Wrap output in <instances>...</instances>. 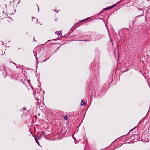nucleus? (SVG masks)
<instances>
[{
	"instance_id": "1",
	"label": "nucleus",
	"mask_w": 150,
	"mask_h": 150,
	"mask_svg": "<svg viewBox=\"0 0 150 150\" xmlns=\"http://www.w3.org/2000/svg\"><path fill=\"white\" fill-rule=\"evenodd\" d=\"M42 93L41 91H37V92H35V94L34 93V95L35 96V97L36 100H40V99H41L42 97L43 96V94L44 93V92L43 91Z\"/></svg>"
},
{
	"instance_id": "2",
	"label": "nucleus",
	"mask_w": 150,
	"mask_h": 150,
	"mask_svg": "<svg viewBox=\"0 0 150 150\" xmlns=\"http://www.w3.org/2000/svg\"><path fill=\"white\" fill-rule=\"evenodd\" d=\"M34 138L35 139V141L36 142V143L39 145H40L39 142L38 141V139H40V138L38 136H36V135H35L34 136Z\"/></svg>"
},
{
	"instance_id": "3",
	"label": "nucleus",
	"mask_w": 150,
	"mask_h": 150,
	"mask_svg": "<svg viewBox=\"0 0 150 150\" xmlns=\"http://www.w3.org/2000/svg\"><path fill=\"white\" fill-rule=\"evenodd\" d=\"M103 37V35H99L98 36L96 39L97 40L101 39Z\"/></svg>"
},
{
	"instance_id": "4",
	"label": "nucleus",
	"mask_w": 150,
	"mask_h": 150,
	"mask_svg": "<svg viewBox=\"0 0 150 150\" xmlns=\"http://www.w3.org/2000/svg\"><path fill=\"white\" fill-rule=\"evenodd\" d=\"M32 19H34V21L36 22H37L38 21V20L37 18H36L35 17H32Z\"/></svg>"
},
{
	"instance_id": "5",
	"label": "nucleus",
	"mask_w": 150,
	"mask_h": 150,
	"mask_svg": "<svg viewBox=\"0 0 150 150\" xmlns=\"http://www.w3.org/2000/svg\"><path fill=\"white\" fill-rule=\"evenodd\" d=\"M84 100H82L81 101V103H83V104H82V103H81V105H82V106H83L84 105H85V104H86V103L85 102H83V101Z\"/></svg>"
},
{
	"instance_id": "6",
	"label": "nucleus",
	"mask_w": 150,
	"mask_h": 150,
	"mask_svg": "<svg viewBox=\"0 0 150 150\" xmlns=\"http://www.w3.org/2000/svg\"><path fill=\"white\" fill-rule=\"evenodd\" d=\"M96 81H97V79H95L94 80H93V82H94V83H93V84H95V85H96Z\"/></svg>"
},
{
	"instance_id": "7",
	"label": "nucleus",
	"mask_w": 150,
	"mask_h": 150,
	"mask_svg": "<svg viewBox=\"0 0 150 150\" xmlns=\"http://www.w3.org/2000/svg\"><path fill=\"white\" fill-rule=\"evenodd\" d=\"M112 8H113V7H112V6L107 7V9H108V10H110Z\"/></svg>"
},
{
	"instance_id": "8",
	"label": "nucleus",
	"mask_w": 150,
	"mask_h": 150,
	"mask_svg": "<svg viewBox=\"0 0 150 150\" xmlns=\"http://www.w3.org/2000/svg\"><path fill=\"white\" fill-rule=\"evenodd\" d=\"M118 3H117L115 4H114L112 6V7H113H113H114L115 6H116L117 4H118Z\"/></svg>"
},
{
	"instance_id": "9",
	"label": "nucleus",
	"mask_w": 150,
	"mask_h": 150,
	"mask_svg": "<svg viewBox=\"0 0 150 150\" xmlns=\"http://www.w3.org/2000/svg\"><path fill=\"white\" fill-rule=\"evenodd\" d=\"M57 34L59 35H60L61 36V35L62 34V33L61 31H59V32H58V33Z\"/></svg>"
},
{
	"instance_id": "10",
	"label": "nucleus",
	"mask_w": 150,
	"mask_h": 150,
	"mask_svg": "<svg viewBox=\"0 0 150 150\" xmlns=\"http://www.w3.org/2000/svg\"><path fill=\"white\" fill-rule=\"evenodd\" d=\"M64 119L65 120H67V116H64Z\"/></svg>"
},
{
	"instance_id": "11",
	"label": "nucleus",
	"mask_w": 150,
	"mask_h": 150,
	"mask_svg": "<svg viewBox=\"0 0 150 150\" xmlns=\"http://www.w3.org/2000/svg\"><path fill=\"white\" fill-rule=\"evenodd\" d=\"M136 127V126L134 128H133V129H131L129 132L128 133V134H129V133H130L131 132V131H132V130L133 129H134V128H135Z\"/></svg>"
},
{
	"instance_id": "12",
	"label": "nucleus",
	"mask_w": 150,
	"mask_h": 150,
	"mask_svg": "<svg viewBox=\"0 0 150 150\" xmlns=\"http://www.w3.org/2000/svg\"><path fill=\"white\" fill-rule=\"evenodd\" d=\"M108 10V9H107V8H105L104 9H103V10H104V11H106V10Z\"/></svg>"
},
{
	"instance_id": "13",
	"label": "nucleus",
	"mask_w": 150,
	"mask_h": 150,
	"mask_svg": "<svg viewBox=\"0 0 150 150\" xmlns=\"http://www.w3.org/2000/svg\"><path fill=\"white\" fill-rule=\"evenodd\" d=\"M50 57H49L48 58H47V59L46 60H44L43 61V62H45V61H46L47 60H48L49 58Z\"/></svg>"
},
{
	"instance_id": "14",
	"label": "nucleus",
	"mask_w": 150,
	"mask_h": 150,
	"mask_svg": "<svg viewBox=\"0 0 150 150\" xmlns=\"http://www.w3.org/2000/svg\"><path fill=\"white\" fill-rule=\"evenodd\" d=\"M35 58H36V60H37L38 59V57L37 56H35Z\"/></svg>"
},
{
	"instance_id": "15",
	"label": "nucleus",
	"mask_w": 150,
	"mask_h": 150,
	"mask_svg": "<svg viewBox=\"0 0 150 150\" xmlns=\"http://www.w3.org/2000/svg\"><path fill=\"white\" fill-rule=\"evenodd\" d=\"M15 64L16 65V64ZM16 68H18L19 67L18 66H17L16 65Z\"/></svg>"
},
{
	"instance_id": "16",
	"label": "nucleus",
	"mask_w": 150,
	"mask_h": 150,
	"mask_svg": "<svg viewBox=\"0 0 150 150\" xmlns=\"http://www.w3.org/2000/svg\"><path fill=\"white\" fill-rule=\"evenodd\" d=\"M110 42H111V43H112V45H113V43H112V40H110Z\"/></svg>"
},
{
	"instance_id": "17",
	"label": "nucleus",
	"mask_w": 150,
	"mask_h": 150,
	"mask_svg": "<svg viewBox=\"0 0 150 150\" xmlns=\"http://www.w3.org/2000/svg\"><path fill=\"white\" fill-rule=\"evenodd\" d=\"M33 41H36V40H35V38H34V39H33Z\"/></svg>"
},
{
	"instance_id": "18",
	"label": "nucleus",
	"mask_w": 150,
	"mask_h": 150,
	"mask_svg": "<svg viewBox=\"0 0 150 150\" xmlns=\"http://www.w3.org/2000/svg\"><path fill=\"white\" fill-rule=\"evenodd\" d=\"M42 134L43 135L44 134V132H42Z\"/></svg>"
},
{
	"instance_id": "19",
	"label": "nucleus",
	"mask_w": 150,
	"mask_h": 150,
	"mask_svg": "<svg viewBox=\"0 0 150 150\" xmlns=\"http://www.w3.org/2000/svg\"><path fill=\"white\" fill-rule=\"evenodd\" d=\"M38 11H39V7H38Z\"/></svg>"
},
{
	"instance_id": "20",
	"label": "nucleus",
	"mask_w": 150,
	"mask_h": 150,
	"mask_svg": "<svg viewBox=\"0 0 150 150\" xmlns=\"http://www.w3.org/2000/svg\"><path fill=\"white\" fill-rule=\"evenodd\" d=\"M59 47H58V48H57V50H58L59 49Z\"/></svg>"
},
{
	"instance_id": "21",
	"label": "nucleus",
	"mask_w": 150,
	"mask_h": 150,
	"mask_svg": "<svg viewBox=\"0 0 150 150\" xmlns=\"http://www.w3.org/2000/svg\"><path fill=\"white\" fill-rule=\"evenodd\" d=\"M102 12V11H101L100 13V14H101Z\"/></svg>"
},
{
	"instance_id": "22",
	"label": "nucleus",
	"mask_w": 150,
	"mask_h": 150,
	"mask_svg": "<svg viewBox=\"0 0 150 150\" xmlns=\"http://www.w3.org/2000/svg\"><path fill=\"white\" fill-rule=\"evenodd\" d=\"M23 109H25V108H23Z\"/></svg>"
},
{
	"instance_id": "23",
	"label": "nucleus",
	"mask_w": 150,
	"mask_h": 150,
	"mask_svg": "<svg viewBox=\"0 0 150 150\" xmlns=\"http://www.w3.org/2000/svg\"><path fill=\"white\" fill-rule=\"evenodd\" d=\"M114 56H115V54L114 53Z\"/></svg>"
},
{
	"instance_id": "24",
	"label": "nucleus",
	"mask_w": 150,
	"mask_h": 150,
	"mask_svg": "<svg viewBox=\"0 0 150 150\" xmlns=\"http://www.w3.org/2000/svg\"><path fill=\"white\" fill-rule=\"evenodd\" d=\"M56 51H55V52H54V53L55 52H56Z\"/></svg>"
}]
</instances>
